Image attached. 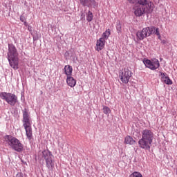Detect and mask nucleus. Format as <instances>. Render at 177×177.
Wrapping results in <instances>:
<instances>
[{"label": "nucleus", "instance_id": "f257e3e1", "mask_svg": "<svg viewBox=\"0 0 177 177\" xmlns=\"http://www.w3.org/2000/svg\"><path fill=\"white\" fill-rule=\"evenodd\" d=\"M154 140V133L149 129H145L141 131V138L138 140L140 149L150 150Z\"/></svg>", "mask_w": 177, "mask_h": 177}, {"label": "nucleus", "instance_id": "f03ea898", "mask_svg": "<svg viewBox=\"0 0 177 177\" xmlns=\"http://www.w3.org/2000/svg\"><path fill=\"white\" fill-rule=\"evenodd\" d=\"M6 58L8 60L9 64L14 70L19 68V52L16 46L13 44H8V49Z\"/></svg>", "mask_w": 177, "mask_h": 177}, {"label": "nucleus", "instance_id": "7ed1b4c3", "mask_svg": "<svg viewBox=\"0 0 177 177\" xmlns=\"http://www.w3.org/2000/svg\"><path fill=\"white\" fill-rule=\"evenodd\" d=\"M23 127L26 131V135L29 140H31L32 138V128L31 127V120H30V113H28V110L24 109L23 110Z\"/></svg>", "mask_w": 177, "mask_h": 177}, {"label": "nucleus", "instance_id": "20e7f679", "mask_svg": "<svg viewBox=\"0 0 177 177\" xmlns=\"http://www.w3.org/2000/svg\"><path fill=\"white\" fill-rule=\"evenodd\" d=\"M6 142L8 143V146L14 150V151H17V153H22L24 150V145L15 137L12 136H6Z\"/></svg>", "mask_w": 177, "mask_h": 177}, {"label": "nucleus", "instance_id": "39448f33", "mask_svg": "<svg viewBox=\"0 0 177 177\" xmlns=\"http://www.w3.org/2000/svg\"><path fill=\"white\" fill-rule=\"evenodd\" d=\"M41 157L46 161V167L48 168V171H53L55 169V160L53 154L49 151V149H44L41 152Z\"/></svg>", "mask_w": 177, "mask_h": 177}, {"label": "nucleus", "instance_id": "423d86ee", "mask_svg": "<svg viewBox=\"0 0 177 177\" xmlns=\"http://www.w3.org/2000/svg\"><path fill=\"white\" fill-rule=\"evenodd\" d=\"M153 9V2L148 1L145 6L137 7L134 11V14L137 17H140V16H143L145 13H151Z\"/></svg>", "mask_w": 177, "mask_h": 177}, {"label": "nucleus", "instance_id": "0eeeda50", "mask_svg": "<svg viewBox=\"0 0 177 177\" xmlns=\"http://www.w3.org/2000/svg\"><path fill=\"white\" fill-rule=\"evenodd\" d=\"M0 97L2 100H5L10 106H15L16 103L19 102L17 96L12 93L1 92L0 93Z\"/></svg>", "mask_w": 177, "mask_h": 177}, {"label": "nucleus", "instance_id": "6e6552de", "mask_svg": "<svg viewBox=\"0 0 177 177\" xmlns=\"http://www.w3.org/2000/svg\"><path fill=\"white\" fill-rule=\"evenodd\" d=\"M131 77H132L131 68H124L119 72V78L123 84H128L129 80H131Z\"/></svg>", "mask_w": 177, "mask_h": 177}, {"label": "nucleus", "instance_id": "1a4fd4ad", "mask_svg": "<svg viewBox=\"0 0 177 177\" xmlns=\"http://www.w3.org/2000/svg\"><path fill=\"white\" fill-rule=\"evenodd\" d=\"M143 64L147 68H149V70H152L153 71L160 68V61L157 59L153 60H150L149 59H143Z\"/></svg>", "mask_w": 177, "mask_h": 177}, {"label": "nucleus", "instance_id": "9d476101", "mask_svg": "<svg viewBox=\"0 0 177 177\" xmlns=\"http://www.w3.org/2000/svg\"><path fill=\"white\" fill-rule=\"evenodd\" d=\"M80 4L84 7L86 6L87 8H93V9H96L97 8L98 3L96 2V0H79Z\"/></svg>", "mask_w": 177, "mask_h": 177}, {"label": "nucleus", "instance_id": "9b49d317", "mask_svg": "<svg viewBox=\"0 0 177 177\" xmlns=\"http://www.w3.org/2000/svg\"><path fill=\"white\" fill-rule=\"evenodd\" d=\"M149 37V32L147 28H143L142 30H139L136 32V37L138 41H143L145 38Z\"/></svg>", "mask_w": 177, "mask_h": 177}, {"label": "nucleus", "instance_id": "f8f14e48", "mask_svg": "<svg viewBox=\"0 0 177 177\" xmlns=\"http://www.w3.org/2000/svg\"><path fill=\"white\" fill-rule=\"evenodd\" d=\"M104 45H106V40L100 38L98 40H97L96 50H97V52H100V50H102L104 48Z\"/></svg>", "mask_w": 177, "mask_h": 177}, {"label": "nucleus", "instance_id": "ddd939ff", "mask_svg": "<svg viewBox=\"0 0 177 177\" xmlns=\"http://www.w3.org/2000/svg\"><path fill=\"white\" fill-rule=\"evenodd\" d=\"M128 1L132 5H140V6H145V5H147L149 0H128Z\"/></svg>", "mask_w": 177, "mask_h": 177}, {"label": "nucleus", "instance_id": "4468645a", "mask_svg": "<svg viewBox=\"0 0 177 177\" xmlns=\"http://www.w3.org/2000/svg\"><path fill=\"white\" fill-rule=\"evenodd\" d=\"M66 84H68V86H71V88H74V86L77 85V80L71 77V75H69L67 76Z\"/></svg>", "mask_w": 177, "mask_h": 177}, {"label": "nucleus", "instance_id": "2eb2a0df", "mask_svg": "<svg viewBox=\"0 0 177 177\" xmlns=\"http://www.w3.org/2000/svg\"><path fill=\"white\" fill-rule=\"evenodd\" d=\"M136 142V141H135V140H133L131 136H127L124 138V143L125 145H129L130 146H132L135 145Z\"/></svg>", "mask_w": 177, "mask_h": 177}, {"label": "nucleus", "instance_id": "dca6fc26", "mask_svg": "<svg viewBox=\"0 0 177 177\" xmlns=\"http://www.w3.org/2000/svg\"><path fill=\"white\" fill-rule=\"evenodd\" d=\"M64 71L67 77L73 74V66L70 65H66L64 68Z\"/></svg>", "mask_w": 177, "mask_h": 177}, {"label": "nucleus", "instance_id": "f3484780", "mask_svg": "<svg viewBox=\"0 0 177 177\" xmlns=\"http://www.w3.org/2000/svg\"><path fill=\"white\" fill-rule=\"evenodd\" d=\"M93 13L91 10H88L86 13V19L87 20L88 23H91V21L93 20Z\"/></svg>", "mask_w": 177, "mask_h": 177}, {"label": "nucleus", "instance_id": "a211bd4d", "mask_svg": "<svg viewBox=\"0 0 177 177\" xmlns=\"http://www.w3.org/2000/svg\"><path fill=\"white\" fill-rule=\"evenodd\" d=\"M111 32H110V29H107L105 32H104L102 35L101 39H104V41H106L109 39V37H110Z\"/></svg>", "mask_w": 177, "mask_h": 177}, {"label": "nucleus", "instance_id": "6ab92c4d", "mask_svg": "<svg viewBox=\"0 0 177 177\" xmlns=\"http://www.w3.org/2000/svg\"><path fill=\"white\" fill-rule=\"evenodd\" d=\"M148 32V37H150V35H153L156 31V26H148L146 27Z\"/></svg>", "mask_w": 177, "mask_h": 177}, {"label": "nucleus", "instance_id": "aec40b11", "mask_svg": "<svg viewBox=\"0 0 177 177\" xmlns=\"http://www.w3.org/2000/svg\"><path fill=\"white\" fill-rule=\"evenodd\" d=\"M163 82H165V84H166L167 85H172V84H174V82H172V80H171V78H169V76H166L165 77V79L162 80Z\"/></svg>", "mask_w": 177, "mask_h": 177}, {"label": "nucleus", "instance_id": "412c9836", "mask_svg": "<svg viewBox=\"0 0 177 177\" xmlns=\"http://www.w3.org/2000/svg\"><path fill=\"white\" fill-rule=\"evenodd\" d=\"M122 28V27L121 26V21L120 20H118L116 21V30H117V32L118 34H120V32H121Z\"/></svg>", "mask_w": 177, "mask_h": 177}, {"label": "nucleus", "instance_id": "4be33fe9", "mask_svg": "<svg viewBox=\"0 0 177 177\" xmlns=\"http://www.w3.org/2000/svg\"><path fill=\"white\" fill-rule=\"evenodd\" d=\"M129 177H143V176H142V174L139 171H134L129 176Z\"/></svg>", "mask_w": 177, "mask_h": 177}, {"label": "nucleus", "instance_id": "5701e85b", "mask_svg": "<svg viewBox=\"0 0 177 177\" xmlns=\"http://www.w3.org/2000/svg\"><path fill=\"white\" fill-rule=\"evenodd\" d=\"M103 113L106 115L110 114V113H111V109H110V108H109V106H104L103 107Z\"/></svg>", "mask_w": 177, "mask_h": 177}, {"label": "nucleus", "instance_id": "b1692460", "mask_svg": "<svg viewBox=\"0 0 177 177\" xmlns=\"http://www.w3.org/2000/svg\"><path fill=\"white\" fill-rule=\"evenodd\" d=\"M71 52H74V50H70L69 51H66L65 53V56H70V55H71V57H72V56H73V53L71 54Z\"/></svg>", "mask_w": 177, "mask_h": 177}, {"label": "nucleus", "instance_id": "393cba45", "mask_svg": "<svg viewBox=\"0 0 177 177\" xmlns=\"http://www.w3.org/2000/svg\"><path fill=\"white\" fill-rule=\"evenodd\" d=\"M19 19H20V21H21L22 23L26 21V17H24V15H21L20 16Z\"/></svg>", "mask_w": 177, "mask_h": 177}, {"label": "nucleus", "instance_id": "a878e982", "mask_svg": "<svg viewBox=\"0 0 177 177\" xmlns=\"http://www.w3.org/2000/svg\"><path fill=\"white\" fill-rule=\"evenodd\" d=\"M166 75H167V73L160 72V76L162 81L165 79V77H167Z\"/></svg>", "mask_w": 177, "mask_h": 177}, {"label": "nucleus", "instance_id": "bb28decb", "mask_svg": "<svg viewBox=\"0 0 177 177\" xmlns=\"http://www.w3.org/2000/svg\"><path fill=\"white\" fill-rule=\"evenodd\" d=\"M154 34L156 35H160V28H156Z\"/></svg>", "mask_w": 177, "mask_h": 177}, {"label": "nucleus", "instance_id": "cd10ccee", "mask_svg": "<svg viewBox=\"0 0 177 177\" xmlns=\"http://www.w3.org/2000/svg\"><path fill=\"white\" fill-rule=\"evenodd\" d=\"M25 97H24V94L21 93V100H24Z\"/></svg>", "mask_w": 177, "mask_h": 177}, {"label": "nucleus", "instance_id": "c85d7f7f", "mask_svg": "<svg viewBox=\"0 0 177 177\" xmlns=\"http://www.w3.org/2000/svg\"><path fill=\"white\" fill-rule=\"evenodd\" d=\"M24 24L25 27H27V26H28V24L27 23V21H24Z\"/></svg>", "mask_w": 177, "mask_h": 177}, {"label": "nucleus", "instance_id": "c756f323", "mask_svg": "<svg viewBox=\"0 0 177 177\" xmlns=\"http://www.w3.org/2000/svg\"><path fill=\"white\" fill-rule=\"evenodd\" d=\"M31 26H28V31H32V30H31Z\"/></svg>", "mask_w": 177, "mask_h": 177}, {"label": "nucleus", "instance_id": "7c9ffc66", "mask_svg": "<svg viewBox=\"0 0 177 177\" xmlns=\"http://www.w3.org/2000/svg\"><path fill=\"white\" fill-rule=\"evenodd\" d=\"M158 39H161V34H159V35H156Z\"/></svg>", "mask_w": 177, "mask_h": 177}, {"label": "nucleus", "instance_id": "2f4dec72", "mask_svg": "<svg viewBox=\"0 0 177 177\" xmlns=\"http://www.w3.org/2000/svg\"><path fill=\"white\" fill-rule=\"evenodd\" d=\"M161 42H162V44H163V45L167 44V41H165V40H162Z\"/></svg>", "mask_w": 177, "mask_h": 177}, {"label": "nucleus", "instance_id": "473e14b6", "mask_svg": "<svg viewBox=\"0 0 177 177\" xmlns=\"http://www.w3.org/2000/svg\"><path fill=\"white\" fill-rule=\"evenodd\" d=\"M160 60H162V58H160Z\"/></svg>", "mask_w": 177, "mask_h": 177}]
</instances>
